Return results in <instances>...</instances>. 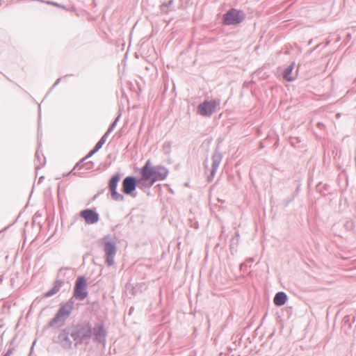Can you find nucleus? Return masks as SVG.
<instances>
[{
    "label": "nucleus",
    "instance_id": "obj_1",
    "mask_svg": "<svg viewBox=\"0 0 356 356\" xmlns=\"http://www.w3.org/2000/svg\"><path fill=\"white\" fill-rule=\"evenodd\" d=\"M91 337L92 325L90 322L72 323L60 330L56 342L64 349H71L73 341L77 348L83 343L88 344Z\"/></svg>",
    "mask_w": 356,
    "mask_h": 356
},
{
    "label": "nucleus",
    "instance_id": "obj_2",
    "mask_svg": "<svg viewBox=\"0 0 356 356\" xmlns=\"http://www.w3.org/2000/svg\"><path fill=\"white\" fill-rule=\"evenodd\" d=\"M74 308V300L73 298H70L67 302H61L55 316L49 321L48 326H63L67 319L70 316Z\"/></svg>",
    "mask_w": 356,
    "mask_h": 356
},
{
    "label": "nucleus",
    "instance_id": "obj_3",
    "mask_svg": "<svg viewBox=\"0 0 356 356\" xmlns=\"http://www.w3.org/2000/svg\"><path fill=\"white\" fill-rule=\"evenodd\" d=\"M140 170L154 184L165 179L169 174L166 167L162 165H153L149 159L145 162Z\"/></svg>",
    "mask_w": 356,
    "mask_h": 356
},
{
    "label": "nucleus",
    "instance_id": "obj_4",
    "mask_svg": "<svg viewBox=\"0 0 356 356\" xmlns=\"http://www.w3.org/2000/svg\"><path fill=\"white\" fill-rule=\"evenodd\" d=\"M99 243L103 245L106 265L108 266H113L117 252L116 241L110 234H107L99 240Z\"/></svg>",
    "mask_w": 356,
    "mask_h": 356
},
{
    "label": "nucleus",
    "instance_id": "obj_5",
    "mask_svg": "<svg viewBox=\"0 0 356 356\" xmlns=\"http://www.w3.org/2000/svg\"><path fill=\"white\" fill-rule=\"evenodd\" d=\"M245 17L243 10L232 8L223 14L222 22L224 25H236L242 22Z\"/></svg>",
    "mask_w": 356,
    "mask_h": 356
},
{
    "label": "nucleus",
    "instance_id": "obj_6",
    "mask_svg": "<svg viewBox=\"0 0 356 356\" xmlns=\"http://www.w3.org/2000/svg\"><path fill=\"white\" fill-rule=\"evenodd\" d=\"M88 296L87 280L85 276H79L76 280L73 296L72 298L82 301L85 300Z\"/></svg>",
    "mask_w": 356,
    "mask_h": 356
},
{
    "label": "nucleus",
    "instance_id": "obj_7",
    "mask_svg": "<svg viewBox=\"0 0 356 356\" xmlns=\"http://www.w3.org/2000/svg\"><path fill=\"white\" fill-rule=\"evenodd\" d=\"M121 176L122 175L120 172L115 173L111 177L108 184L111 197L112 200L116 202H123L124 200V195L118 193L117 190L118 183L121 179Z\"/></svg>",
    "mask_w": 356,
    "mask_h": 356
},
{
    "label": "nucleus",
    "instance_id": "obj_8",
    "mask_svg": "<svg viewBox=\"0 0 356 356\" xmlns=\"http://www.w3.org/2000/svg\"><path fill=\"white\" fill-rule=\"evenodd\" d=\"M218 105L219 100H206L197 106V112L202 116L210 117L215 112V108Z\"/></svg>",
    "mask_w": 356,
    "mask_h": 356
},
{
    "label": "nucleus",
    "instance_id": "obj_9",
    "mask_svg": "<svg viewBox=\"0 0 356 356\" xmlns=\"http://www.w3.org/2000/svg\"><path fill=\"white\" fill-rule=\"evenodd\" d=\"M107 332L104 327L103 321L95 323L94 327H92V337L93 341L98 343H105L106 341Z\"/></svg>",
    "mask_w": 356,
    "mask_h": 356
},
{
    "label": "nucleus",
    "instance_id": "obj_10",
    "mask_svg": "<svg viewBox=\"0 0 356 356\" xmlns=\"http://www.w3.org/2000/svg\"><path fill=\"white\" fill-rule=\"evenodd\" d=\"M136 188V177L127 176L122 180L121 190L124 194L136 197V193H135V191Z\"/></svg>",
    "mask_w": 356,
    "mask_h": 356
},
{
    "label": "nucleus",
    "instance_id": "obj_11",
    "mask_svg": "<svg viewBox=\"0 0 356 356\" xmlns=\"http://www.w3.org/2000/svg\"><path fill=\"white\" fill-rule=\"evenodd\" d=\"M223 155L222 153L219 150V147H217L215 149V151L211 156L212 165L210 175L207 177V181L209 182L211 181L216 175L217 169L220 163L222 161Z\"/></svg>",
    "mask_w": 356,
    "mask_h": 356
},
{
    "label": "nucleus",
    "instance_id": "obj_12",
    "mask_svg": "<svg viewBox=\"0 0 356 356\" xmlns=\"http://www.w3.org/2000/svg\"><path fill=\"white\" fill-rule=\"evenodd\" d=\"M80 216L89 225L95 224L99 220V213L92 209H86L81 211L80 212Z\"/></svg>",
    "mask_w": 356,
    "mask_h": 356
},
{
    "label": "nucleus",
    "instance_id": "obj_13",
    "mask_svg": "<svg viewBox=\"0 0 356 356\" xmlns=\"http://www.w3.org/2000/svg\"><path fill=\"white\" fill-rule=\"evenodd\" d=\"M140 177H136L137 187L143 192L147 193V191L154 184L140 170Z\"/></svg>",
    "mask_w": 356,
    "mask_h": 356
},
{
    "label": "nucleus",
    "instance_id": "obj_14",
    "mask_svg": "<svg viewBox=\"0 0 356 356\" xmlns=\"http://www.w3.org/2000/svg\"><path fill=\"white\" fill-rule=\"evenodd\" d=\"M89 157H88V154L81 159L76 164L74 165L73 169L68 173H72L74 175H76V172L74 171L76 168H79V170L83 169L85 168L86 170H90L92 168L93 163L92 161H89L87 163H83L86 160H87Z\"/></svg>",
    "mask_w": 356,
    "mask_h": 356
},
{
    "label": "nucleus",
    "instance_id": "obj_15",
    "mask_svg": "<svg viewBox=\"0 0 356 356\" xmlns=\"http://www.w3.org/2000/svg\"><path fill=\"white\" fill-rule=\"evenodd\" d=\"M64 282L62 280H56L54 282L53 287L44 294V298H49L56 294L63 286Z\"/></svg>",
    "mask_w": 356,
    "mask_h": 356
},
{
    "label": "nucleus",
    "instance_id": "obj_16",
    "mask_svg": "<svg viewBox=\"0 0 356 356\" xmlns=\"http://www.w3.org/2000/svg\"><path fill=\"white\" fill-rule=\"evenodd\" d=\"M288 300L286 293L284 291L277 292L273 299V302L277 307H281L285 305Z\"/></svg>",
    "mask_w": 356,
    "mask_h": 356
},
{
    "label": "nucleus",
    "instance_id": "obj_17",
    "mask_svg": "<svg viewBox=\"0 0 356 356\" xmlns=\"http://www.w3.org/2000/svg\"><path fill=\"white\" fill-rule=\"evenodd\" d=\"M109 135H108L106 133H105L100 140L96 143L94 148L89 152L88 154V157L92 156L93 154H95L96 152H97L104 145V144L106 143L107 138Z\"/></svg>",
    "mask_w": 356,
    "mask_h": 356
},
{
    "label": "nucleus",
    "instance_id": "obj_18",
    "mask_svg": "<svg viewBox=\"0 0 356 356\" xmlns=\"http://www.w3.org/2000/svg\"><path fill=\"white\" fill-rule=\"evenodd\" d=\"M239 243V233L236 232L234 236L232 237L229 243L230 252L233 255L236 252L237 246Z\"/></svg>",
    "mask_w": 356,
    "mask_h": 356
},
{
    "label": "nucleus",
    "instance_id": "obj_19",
    "mask_svg": "<svg viewBox=\"0 0 356 356\" xmlns=\"http://www.w3.org/2000/svg\"><path fill=\"white\" fill-rule=\"evenodd\" d=\"M40 145H41V144L38 143V149L35 154V159L37 160V162L38 163H35V169L36 170L42 168L45 165V163H46L45 157L43 156H40V153H39V148H40Z\"/></svg>",
    "mask_w": 356,
    "mask_h": 356
},
{
    "label": "nucleus",
    "instance_id": "obj_20",
    "mask_svg": "<svg viewBox=\"0 0 356 356\" xmlns=\"http://www.w3.org/2000/svg\"><path fill=\"white\" fill-rule=\"evenodd\" d=\"M295 62L291 63V64L288 66L283 72V78L289 81H291L294 80V78L291 76L292 71L294 68Z\"/></svg>",
    "mask_w": 356,
    "mask_h": 356
},
{
    "label": "nucleus",
    "instance_id": "obj_21",
    "mask_svg": "<svg viewBox=\"0 0 356 356\" xmlns=\"http://www.w3.org/2000/svg\"><path fill=\"white\" fill-rule=\"evenodd\" d=\"M125 289L132 296H136L139 291L138 286H134L130 282L126 284Z\"/></svg>",
    "mask_w": 356,
    "mask_h": 356
},
{
    "label": "nucleus",
    "instance_id": "obj_22",
    "mask_svg": "<svg viewBox=\"0 0 356 356\" xmlns=\"http://www.w3.org/2000/svg\"><path fill=\"white\" fill-rule=\"evenodd\" d=\"M254 259L252 257H250L245 260V262L240 265V270L244 271L248 269V267L251 266V264L254 262Z\"/></svg>",
    "mask_w": 356,
    "mask_h": 356
},
{
    "label": "nucleus",
    "instance_id": "obj_23",
    "mask_svg": "<svg viewBox=\"0 0 356 356\" xmlns=\"http://www.w3.org/2000/svg\"><path fill=\"white\" fill-rule=\"evenodd\" d=\"M174 3V1L173 0H170L169 1L166 2V3H163L161 6H160V10L162 13H168L169 10L168 8L171 6H172Z\"/></svg>",
    "mask_w": 356,
    "mask_h": 356
},
{
    "label": "nucleus",
    "instance_id": "obj_24",
    "mask_svg": "<svg viewBox=\"0 0 356 356\" xmlns=\"http://www.w3.org/2000/svg\"><path fill=\"white\" fill-rule=\"evenodd\" d=\"M120 115H119L115 120L112 122V124L109 126L108 130L105 132L108 135H110V134L113 131V130L115 129V126L118 124V122L120 119Z\"/></svg>",
    "mask_w": 356,
    "mask_h": 356
},
{
    "label": "nucleus",
    "instance_id": "obj_25",
    "mask_svg": "<svg viewBox=\"0 0 356 356\" xmlns=\"http://www.w3.org/2000/svg\"><path fill=\"white\" fill-rule=\"evenodd\" d=\"M163 151L164 154H169L171 152V143L165 142L163 145Z\"/></svg>",
    "mask_w": 356,
    "mask_h": 356
},
{
    "label": "nucleus",
    "instance_id": "obj_26",
    "mask_svg": "<svg viewBox=\"0 0 356 356\" xmlns=\"http://www.w3.org/2000/svg\"><path fill=\"white\" fill-rule=\"evenodd\" d=\"M343 325L345 326L348 325V327H350L351 323H350V316H344V318H343Z\"/></svg>",
    "mask_w": 356,
    "mask_h": 356
},
{
    "label": "nucleus",
    "instance_id": "obj_27",
    "mask_svg": "<svg viewBox=\"0 0 356 356\" xmlns=\"http://www.w3.org/2000/svg\"><path fill=\"white\" fill-rule=\"evenodd\" d=\"M293 199L294 195L291 198L284 200V206L287 207L293 200Z\"/></svg>",
    "mask_w": 356,
    "mask_h": 356
},
{
    "label": "nucleus",
    "instance_id": "obj_28",
    "mask_svg": "<svg viewBox=\"0 0 356 356\" xmlns=\"http://www.w3.org/2000/svg\"><path fill=\"white\" fill-rule=\"evenodd\" d=\"M47 3L48 4H50V5L56 6H57V7H62V8H63V7H64V6H63L60 5L59 3H55V2H53V1H47Z\"/></svg>",
    "mask_w": 356,
    "mask_h": 356
},
{
    "label": "nucleus",
    "instance_id": "obj_29",
    "mask_svg": "<svg viewBox=\"0 0 356 356\" xmlns=\"http://www.w3.org/2000/svg\"><path fill=\"white\" fill-rule=\"evenodd\" d=\"M60 79H58L56 80V81L55 82V83L53 85L52 88H51V90L55 88L56 86H57V85L60 83Z\"/></svg>",
    "mask_w": 356,
    "mask_h": 356
},
{
    "label": "nucleus",
    "instance_id": "obj_30",
    "mask_svg": "<svg viewBox=\"0 0 356 356\" xmlns=\"http://www.w3.org/2000/svg\"><path fill=\"white\" fill-rule=\"evenodd\" d=\"M60 79H58L56 80V81L55 82V83L53 85L52 88H51V90L55 88L56 86H57V85L60 83Z\"/></svg>",
    "mask_w": 356,
    "mask_h": 356
},
{
    "label": "nucleus",
    "instance_id": "obj_31",
    "mask_svg": "<svg viewBox=\"0 0 356 356\" xmlns=\"http://www.w3.org/2000/svg\"><path fill=\"white\" fill-rule=\"evenodd\" d=\"M317 127L319 128V129H323L324 128L325 125L322 122H318L317 123Z\"/></svg>",
    "mask_w": 356,
    "mask_h": 356
},
{
    "label": "nucleus",
    "instance_id": "obj_32",
    "mask_svg": "<svg viewBox=\"0 0 356 356\" xmlns=\"http://www.w3.org/2000/svg\"><path fill=\"white\" fill-rule=\"evenodd\" d=\"M194 227H195V229H197V228H198V223H197V222H195L194 223Z\"/></svg>",
    "mask_w": 356,
    "mask_h": 356
},
{
    "label": "nucleus",
    "instance_id": "obj_33",
    "mask_svg": "<svg viewBox=\"0 0 356 356\" xmlns=\"http://www.w3.org/2000/svg\"><path fill=\"white\" fill-rule=\"evenodd\" d=\"M62 270H63V268L60 269V270H59V272H58V276H59V275H60V273H61V271H62Z\"/></svg>",
    "mask_w": 356,
    "mask_h": 356
},
{
    "label": "nucleus",
    "instance_id": "obj_34",
    "mask_svg": "<svg viewBox=\"0 0 356 356\" xmlns=\"http://www.w3.org/2000/svg\"><path fill=\"white\" fill-rule=\"evenodd\" d=\"M264 147V145L262 144V143H260V148H263Z\"/></svg>",
    "mask_w": 356,
    "mask_h": 356
},
{
    "label": "nucleus",
    "instance_id": "obj_35",
    "mask_svg": "<svg viewBox=\"0 0 356 356\" xmlns=\"http://www.w3.org/2000/svg\"><path fill=\"white\" fill-rule=\"evenodd\" d=\"M44 176L40 177V179H39V181H41V179H44Z\"/></svg>",
    "mask_w": 356,
    "mask_h": 356
}]
</instances>
